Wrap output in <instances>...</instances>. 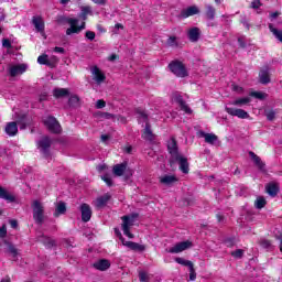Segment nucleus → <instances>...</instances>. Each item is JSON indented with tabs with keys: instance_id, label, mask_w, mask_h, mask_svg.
<instances>
[{
	"instance_id": "1",
	"label": "nucleus",
	"mask_w": 282,
	"mask_h": 282,
	"mask_svg": "<svg viewBox=\"0 0 282 282\" xmlns=\"http://www.w3.org/2000/svg\"><path fill=\"white\" fill-rule=\"evenodd\" d=\"M279 14L281 13L273 12L270 14L271 23L269 24V30L282 43V18H279Z\"/></svg>"
},
{
	"instance_id": "2",
	"label": "nucleus",
	"mask_w": 282,
	"mask_h": 282,
	"mask_svg": "<svg viewBox=\"0 0 282 282\" xmlns=\"http://www.w3.org/2000/svg\"><path fill=\"white\" fill-rule=\"evenodd\" d=\"M66 23L70 26L66 30L67 36H72V34H80L86 28L85 21L80 23V20L76 18L66 19ZM78 23H80V25H78Z\"/></svg>"
},
{
	"instance_id": "3",
	"label": "nucleus",
	"mask_w": 282,
	"mask_h": 282,
	"mask_svg": "<svg viewBox=\"0 0 282 282\" xmlns=\"http://www.w3.org/2000/svg\"><path fill=\"white\" fill-rule=\"evenodd\" d=\"M122 231L123 235H126V237H128L129 239H133V234H131V227L135 224V219H138V215L133 214L130 216H122Z\"/></svg>"
},
{
	"instance_id": "4",
	"label": "nucleus",
	"mask_w": 282,
	"mask_h": 282,
	"mask_svg": "<svg viewBox=\"0 0 282 282\" xmlns=\"http://www.w3.org/2000/svg\"><path fill=\"white\" fill-rule=\"evenodd\" d=\"M169 68L172 74H174V76H177V78H186V76H188V70L186 69V66L180 61L171 62L169 64Z\"/></svg>"
},
{
	"instance_id": "5",
	"label": "nucleus",
	"mask_w": 282,
	"mask_h": 282,
	"mask_svg": "<svg viewBox=\"0 0 282 282\" xmlns=\"http://www.w3.org/2000/svg\"><path fill=\"white\" fill-rule=\"evenodd\" d=\"M33 219L37 224H43L45 207L40 200L32 202Z\"/></svg>"
},
{
	"instance_id": "6",
	"label": "nucleus",
	"mask_w": 282,
	"mask_h": 282,
	"mask_svg": "<svg viewBox=\"0 0 282 282\" xmlns=\"http://www.w3.org/2000/svg\"><path fill=\"white\" fill-rule=\"evenodd\" d=\"M225 110L227 111V113H229V116H235L236 118H240V120H248V118H250L248 111L241 108L226 106Z\"/></svg>"
},
{
	"instance_id": "7",
	"label": "nucleus",
	"mask_w": 282,
	"mask_h": 282,
	"mask_svg": "<svg viewBox=\"0 0 282 282\" xmlns=\"http://www.w3.org/2000/svg\"><path fill=\"white\" fill-rule=\"evenodd\" d=\"M50 147H52V139L48 137H43L40 141H37V149L46 158H50Z\"/></svg>"
},
{
	"instance_id": "8",
	"label": "nucleus",
	"mask_w": 282,
	"mask_h": 282,
	"mask_svg": "<svg viewBox=\"0 0 282 282\" xmlns=\"http://www.w3.org/2000/svg\"><path fill=\"white\" fill-rule=\"evenodd\" d=\"M44 124L51 131V133H61V123L54 117H46Z\"/></svg>"
},
{
	"instance_id": "9",
	"label": "nucleus",
	"mask_w": 282,
	"mask_h": 282,
	"mask_svg": "<svg viewBox=\"0 0 282 282\" xmlns=\"http://www.w3.org/2000/svg\"><path fill=\"white\" fill-rule=\"evenodd\" d=\"M172 162H177L178 169L184 175H188V172L191 171L189 164H188V159L184 155H178L174 159H172Z\"/></svg>"
},
{
	"instance_id": "10",
	"label": "nucleus",
	"mask_w": 282,
	"mask_h": 282,
	"mask_svg": "<svg viewBox=\"0 0 282 282\" xmlns=\"http://www.w3.org/2000/svg\"><path fill=\"white\" fill-rule=\"evenodd\" d=\"M90 74L93 76V80L96 82L97 85H102L105 83L107 76H105V73L100 70L98 66H93L90 68Z\"/></svg>"
},
{
	"instance_id": "11",
	"label": "nucleus",
	"mask_w": 282,
	"mask_h": 282,
	"mask_svg": "<svg viewBox=\"0 0 282 282\" xmlns=\"http://www.w3.org/2000/svg\"><path fill=\"white\" fill-rule=\"evenodd\" d=\"M167 150L171 155V160H174L175 158H178L180 155H182L177 148V141H175V138H171L167 141Z\"/></svg>"
},
{
	"instance_id": "12",
	"label": "nucleus",
	"mask_w": 282,
	"mask_h": 282,
	"mask_svg": "<svg viewBox=\"0 0 282 282\" xmlns=\"http://www.w3.org/2000/svg\"><path fill=\"white\" fill-rule=\"evenodd\" d=\"M193 243L191 241H183L174 245L172 248H170L169 252L171 254H180V252H184V250H188Z\"/></svg>"
},
{
	"instance_id": "13",
	"label": "nucleus",
	"mask_w": 282,
	"mask_h": 282,
	"mask_svg": "<svg viewBox=\"0 0 282 282\" xmlns=\"http://www.w3.org/2000/svg\"><path fill=\"white\" fill-rule=\"evenodd\" d=\"M28 72V65L25 64H17L9 66V75L14 76H21V74H25Z\"/></svg>"
},
{
	"instance_id": "14",
	"label": "nucleus",
	"mask_w": 282,
	"mask_h": 282,
	"mask_svg": "<svg viewBox=\"0 0 282 282\" xmlns=\"http://www.w3.org/2000/svg\"><path fill=\"white\" fill-rule=\"evenodd\" d=\"M173 100L174 102H177L178 107H181V110L184 111L185 113H193V110L188 105H186V101L182 98V95L180 94H174L173 95Z\"/></svg>"
},
{
	"instance_id": "15",
	"label": "nucleus",
	"mask_w": 282,
	"mask_h": 282,
	"mask_svg": "<svg viewBox=\"0 0 282 282\" xmlns=\"http://www.w3.org/2000/svg\"><path fill=\"white\" fill-rule=\"evenodd\" d=\"M121 243L122 246L130 248V250H137L138 252H144V250H147V247H144V245H140L133 241H127L124 240V238H121Z\"/></svg>"
},
{
	"instance_id": "16",
	"label": "nucleus",
	"mask_w": 282,
	"mask_h": 282,
	"mask_svg": "<svg viewBox=\"0 0 282 282\" xmlns=\"http://www.w3.org/2000/svg\"><path fill=\"white\" fill-rule=\"evenodd\" d=\"M160 184H163V186H173V184L178 182L177 176L173 174H165L163 176H160Z\"/></svg>"
},
{
	"instance_id": "17",
	"label": "nucleus",
	"mask_w": 282,
	"mask_h": 282,
	"mask_svg": "<svg viewBox=\"0 0 282 282\" xmlns=\"http://www.w3.org/2000/svg\"><path fill=\"white\" fill-rule=\"evenodd\" d=\"M195 14H199V8L197 6L187 7L181 11L182 19H188V17H195Z\"/></svg>"
},
{
	"instance_id": "18",
	"label": "nucleus",
	"mask_w": 282,
	"mask_h": 282,
	"mask_svg": "<svg viewBox=\"0 0 282 282\" xmlns=\"http://www.w3.org/2000/svg\"><path fill=\"white\" fill-rule=\"evenodd\" d=\"M82 221H89L91 219V207L88 204L80 205Z\"/></svg>"
},
{
	"instance_id": "19",
	"label": "nucleus",
	"mask_w": 282,
	"mask_h": 282,
	"mask_svg": "<svg viewBox=\"0 0 282 282\" xmlns=\"http://www.w3.org/2000/svg\"><path fill=\"white\" fill-rule=\"evenodd\" d=\"M93 268H95V270H99L100 272H105V270H109V268H111V263L109 262V260L101 259L96 261L93 264Z\"/></svg>"
},
{
	"instance_id": "20",
	"label": "nucleus",
	"mask_w": 282,
	"mask_h": 282,
	"mask_svg": "<svg viewBox=\"0 0 282 282\" xmlns=\"http://www.w3.org/2000/svg\"><path fill=\"white\" fill-rule=\"evenodd\" d=\"M4 131L7 135L14 137L17 133H19V126H17V122L12 121L7 123Z\"/></svg>"
},
{
	"instance_id": "21",
	"label": "nucleus",
	"mask_w": 282,
	"mask_h": 282,
	"mask_svg": "<svg viewBox=\"0 0 282 282\" xmlns=\"http://www.w3.org/2000/svg\"><path fill=\"white\" fill-rule=\"evenodd\" d=\"M111 199V195L105 194L104 196L98 197L95 202L94 205L97 208H105L107 206V203Z\"/></svg>"
},
{
	"instance_id": "22",
	"label": "nucleus",
	"mask_w": 282,
	"mask_h": 282,
	"mask_svg": "<svg viewBox=\"0 0 282 282\" xmlns=\"http://www.w3.org/2000/svg\"><path fill=\"white\" fill-rule=\"evenodd\" d=\"M32 23H33L36 32H45V22H43V18L33 17Z\"/></svg>"
},
{
	"instance_id": "23",
	"label": "nucleus",
	"mask_w": 282,
	"mask_h": 282,
	"mask_svg": "<svg viewBox=\"0 0 282 282\" xmlns=\"http://www.w3.org/2000/svg\"><path fill=\"white\" fill-rule=\"evenodd\" d=\"M142 138L148 142H153V140H155V134H153V131H151V124L149 123L145 124V128L142 132Z\"/></svg>"
},
{
	"instance_id": "24",
	"label": "nucleus",
	"mask_w": 282,
	"mask_h": 282,
	"mask_svg": "<svg viewBox=\"0 0 282 282\" xmlns=\"http://www.w3.org/2000/svg\"><path fill=\"white\" fill-rule=\"evenodd\" d=\"M7 248H6V252H8V254H11L13 261H17V259H19V249H17V247H14V245L10 243V242H4Z\"/></svg>"
},
{
	"instance_id": "25",
	"label": "nucleus",
	"mask_w": 282,
	"mask_h": 282,
	"mask_svg": "<svg viewBox=\"0 0 282 282\" xmlns=\"http://www.w3.org/2000/svg\"><path fill=\"white\" fill-rule=\"evenodd\" d=\"M252 99L250 97H240L231 101L229 105H234V107H243L245 105H250Z\"/></svg>"
},
{
	"instance_id": "26",
	"label": "nucleus",
	"mask_w": 282,
	"mask_h": 282,
	"mask_svg": "<svg viewBox=\"0 0 282 282\" xmlns=\"http://www.w3.org/2000/svg\"><path fill=\"white\" fill-rule=\"evenodd\" d=\"M124 171H127V163L117 164L112 169V173L117 177H122V175H124Z\"/></svg>"
},
{
	"instance_id": "27",
	"label": "nucleus",
	"mask_w": 282,
	"mask_h": 282,
	"mask_svg": "<svg viewBox=\"0 0 282 282\" xmlns=\"http://www.w3.org/2000/svg\"><path fill=\"white\" fill-rule=\"evenodd\" d=\"M259 77H260V83L262 85H268V83H270V69L265 68L260 70Z\"/></svg>"
},
{
	"instance_id": "28",
	"label": "nucleus",
	"mask_w": 282,
	"mask_h": 282,
	"mask_svg": "<svg viewBox=\"0 0 282 282\" xmlns=\"http://www.w3.org/2000/svg\"><path fill=\"white\" fill-rule=\"evenodd\" d=\"M0 199H6V202H14V195L10 194L6 188L0 187Z\"/></svg>"
},
{
	"instance_id": "29",
	"label": "nucleus",
	"mask_w": 282,
	"mask_h": 282,
	"mask_svg": "<svg viewBox=\"0 0 282 282\" xmlns=\"http://www.w3.org/2000/svg\"><path fill=\"white\" fill-rule=\"evenodd\" d=\"M265 191L268 195H270V197H276L279 193V185L270 183L269 185H267Z\"/></svg>"
},
{
	"instance_id": "30",
	"label": "nucleus",
	"mask_w": 282,
	"mask_h": 282,
	"mask_svg": "<svg viewBox=\"0 0 282 282\" xmlns=\"http://www.w3.org/2000/svg\"><path fill=\"white\" fill-rule=\"evenodd\" d=\"M53 96L55 98H65V96H69V89H67V88H55L53 90Z\"/></svg>"
},
{
	"instance_id": "31",
	"label": "nucleus",
	"mask_w": 282,
	"mask_h": 282,
	"mask_svg": "<svg viewBox=\"0 0 282 282\" xmlns=\"http://www.w3.org/2000/svg\"><path fill=\"white\" fill-rule=\"evenodd\" d=\"M65 213H67V206L63 202L58 203L55 207L54 216L59 217V215H65Z\"/></svg>"
},
{
	"instance_id": "32",
	"label": "nucleus",
	"mask_w": 282,
	"mask_h": 282,
	"mask_svg": "<svg viewBox=\"0 0 282 282\" xmlns=\"http://www.w3.org/2000/svg\"><path fill=\"white\" fill-rule=\"evenodd\" d=\"M188 39L192 43H196L199 41V30L197 28H193L188 31Z\"/></svg>"
},
{
	"instance_id": "33",
	"label": "nucleus",
	"mask_w": 282,
	"mask_h": 282,
	"mask_svg": "<svg viewBox=\"0 0 282 282\" xmlns=\"http://www.w3.org/2000/svg\"><path fill=\"white\" fill-rule=\"evenodd\" d=\"M197 135H198V138H204V140H205V142H207V144H213V134L206 133V132L199 130L197 132Z\"/></svg>"
},
{
	"instance_id": "34",
	"label": "nucleus",
	"mask_w": 282,
	"mask_h": 282,
	"mask_svg": "<svg viewBox=\"0 0 282 282\" xmlns=\"http://www.w3.org/2000/svg\"><path fill=\"white\" fill-rule=\"evenodd\" d=\"M166 45L167 47H178L180 41L177 36H174V35L170 36L166 41Z\"/></svg>"
},
{
	"instance_id": "35",
	"label": "nucleus",
	"mask_w": 282,
	"mask_h": 282,
	"mask_svg": "<svg viewBox=\"0 0 282 282\" xmlns=\"http://www.w3.org/2000/svg\"><path fill=\"white\" fill-rule=\"evenodd\" d=\"M249 155L257 166H259L260 169H263L264 165H263V162L261 161V158L254 154V152H249Z\"/></svg>"
},
{
	"instance_id": "36",
	"label": "nucleus",
	"mask_w": 282,
	"mask_h": 282,
	"mask_svg": "<svg viewBox=\"0 0 282 282\" xmlns=\"http://www.w3.org/2000/svg\"><path fill=\"white\" fill-rule=\"evenodd\" d=\"M40 241H42L44 243V246H46V248H53V246H56V242L54 240H52V238H47L45 236H43Z\"/></svg>"
},
{
	"instance_id": "37",
	"label": "nucleus",
	"mask_w": 282,
	"mask_h": 282,
	"mask_svg": "<svg viewBox=\"0 0 282 282\" xmlns=\"http://www.w3.org/2000/svg\"><path fill=\"white\" fill-rule=\"evenodd\" d=\"M265 198L263 196H259L257 197L256 202H254V206L258 209L264 208L265 207Z\"/></svg>"
},
{
	"instance_id": "38",
	"label": "nucleus",
	"mask_w": 282,
	"mask_h": 282,
	"mask_svg": "<svg viewBox=\"0 0 282 282\" xmlns=\"http://www.w3.org/2000/svg\"><path fill=\"white\" fill-rule=\"evenodd\" d=\"M137 118H138L140 124H142V122H145V124L147 123L149 124V116H147L144 113V111H138L137 112Z\"/></svg>"
},
{
	"instance_id": "39",
	"label": "nucleus",
	"mask_w": 282,
	"mask_h": 282,
	"mask_svg": "<svg viewBox=\"0 0 282 282\" xmlns=\"http://www.w3.org/2000/svg\"><path fill=\"white\" fill-rule=\"evenodd\" d=\"M37 63H39L40 65H48V66L52 65V64L50 63V57H48L46 54L40 55V56L37 57Z\"/></svg>"
},
{
	"instance_id": "40",
	"label": "nucleus",
	"mask_w": 282,
	"mask_h": 282,
	"mask_svg": "<svg viewBox=\"0 0 282 282\" xmlns=\"http://www.w3.org/2000/svg\"><path fill=\"white\" fill-rule=\"evenodd\" d=\"M91 12V8L89 7H82V12L79 14V18L83 19V21H87V14Z\"/></svg>"
},
{
	"instance_id": "41",
	"label": "nucleus",
	"mask_w": 282,
	"mask_h": 282,
	"mask_svg": "<svg viewBox=\"0 0 282 282\" xmlns=\"http://www.w3.org/2000/svg\"><path fill=\"white\" fill-rule=\"evenodd\" d=\"M250 96H252L253 98H257L258 100H264V98L268 97V95L263 91H252L250 93Z\"/></svg>"
},
{
	"instance_id": "42",
	"label": "nucleus",
	"mask_w": 282,
	"mask_h": 282,
	"mask_svg": "<svg viewBox=\"0 0 282 282\" xmlns=\"http://www.w3.org/2000/svg\"><path fill=\"white\" fill-rule=\"evenodd\" d=\"M176 263H178L180 265H185L186 268H193V262L188 261V260H184L183 258H176L175 259Z\"/></svg>"
},
{
	"instance_id": "43",
	"label": "nucleus",
	"mask_w": 282,
	"mask_h": 282,
	"mask_svg": "<svg viewBox=\"0 0 282 282\" xmlns=\"http://www.w3.org/2000/svg\"><path fill=\"white\" fill-rule=\"evenodd\" d=\"M79 101L80 99L76 95L70 96L68 100L70 107H78Z\"/></svg>"
},
{
	"instance_id": "44",
	"label": "nucleus",
	"mask_w": 282,
	"mask_h": 282,
	"mask_svg": "<svg viewBox=\"0 0 282 282\" xmlns=\"http://www.w3.org/2000/svg\"><path fill=\"white\" fill-rule=\"evenodd\" d=\"M101 180L107 184V186L113 185V181H111V176H109V174L102 175Z\"/></svg>"
},
{
	"instance_id": "45",
	"label": "nucleus",
	"mask_w": 282,
	"mask_h": 282,
	"mask_svg": "<svg viewBox=\"0 0 282 282\" xmlns=\"http://www.w3.org/2000/svg\"><path fill=\"white\" fill-rule=\"evenodd\" d=\"M99 118H104L105 120L113 119V115L109 112H98Z\"/></svg>"
},
{
	"instance_id": "46",
	"label": "nucleus",
	"mask_w": 282,
	"mask_h": 282,
	"mask_svg": "<svg viewBox=\"0 0 282 282\" xmlns=\"http://www.w3.org/2000/svg\"><path fill=\"white\" fill-rule=\"evenodd\" d=\"M231 89L232 91H235L236 94H243V87L237 85V84H232L231 85Z\"/></svg>"
},
{
	"instance_id": "47",
	"label": "nucleus",
	"mask_w": 282,
	"mask_h": 282,
	"mask_svg": "<svg viewBox=\"0 0 282 282\" xmlns=\"http://www.w3.org/2000/svg\"><path fill=\"white\" fill-rule=\"evenodd\" d=\"M139 279L141 282H149V274H147L144 271H141L139 272Z\"/></svg>"
},
{
	"instance_id": "48",
	"label": "nucleus",
	"mask_w": 282,
	"mask_h": 282,
	"mask_svg": "<svg viewBox=\"0 0 282 282\" xmlns=\"http://www.w3.org/2000/svg\"><path fill=\"white\" fill-rule=\"evenodd\" d=\"M85 37H86L88 41H94V39H96V33H95L94 31H86Z\"/></svg>"
},
{
	"instance_id": "49",
	"label": "nucleus",
	"mask_w": 282,
	"mask_h": 282,
	"mask_svg": "<svg viewBox=\"0 0 282 282\" xmlns=\"http://www.w3.org/2000/svg\"><path fill=\"white\" fill-rule=\"evenodd\" d=\"M188 270H189V281H195V279H197V273H195V268L192 265Z\"/></svg>"
},
{
	"instance_id": "50",
	"label": "nucleus",
	"mask_w": 282,
	"mask_h": 282,
	"mask_svg": "<svg viewBox=\"0 0 282 282\" xmlns=\"http://www.w3.org/2000/svg\"><path fill=\"white\" fill-rule=\"evenodd\" d=\"M105 107H107V102H105V100L99 99L96 102V109H105Z\"/></svg>"
},
{
	"instance_id": "51",
	"label": "nucleus",
	"mask_w": 282,
	"mask_h": 282,
	"mask_svg": "<svg viewBox=\"0 0 282 282\" xmlns=\"http://www.w3.org/2000/svg\"><path fill=\"white\" fill-rule=\"evenodd\" d=\"M231 254H232L236 259H241V257H243V250L238 249V250L231 252Z\"/></svg>"
},
{
	"instance_id": "52",
	"label": "nucleus",
	"mask_w": 282,
	"mask_h": 282,
	"mask_svg": "<svg viewBox=\"0 0 282 282\" xmlns=\"http://www.w3.org/2000/svg\"><path fill=\"white\" fill-rule=\"evenodd\" d=\"M251 8H252L253 10H259V8H261V0H253V1L251 2Z\"/></svg>"
},
{
	"instance_id": "53",
	"label": "nucleus",
	"mask_w": 282,
	"mask_h": 282,
	"mask_svg": "<svg viewBox=\"0 0 282 282\" xmlns=\"http://www.w3.org/2000/svg\"><path fill=\"white\" fill-rule=\"evenodd\" d=\"M216 219H217L218 224H225V221H226V217H224V215H221V214H217Z\"/></svg>"
},
{
	"instance_id": "54",
	"label": "nucleus",
	"mask_w": 282,
	"mask_h": 282,
	"mask_svg": "<svg viewBox=\"0 0 282 282\" xmlns=\"http://www.w3.org/2000/svg\"><path fill=\"white\" fill-rule=\"evenodd\" d=\"M6 235H8V229H6V225H3L0 228V238L3 239V237H6Z\"/></svg>"
},
{
	"instance_id": "55",
	"label": "nucleus",
	"mask_w": 282,
	"mask_h": 282,
	"mask_svg": "<svg viewBox=\"0 0 282 282\" xmlns=\"http://www.w3.org/2000/svg\"><path fill=\"white\" fill-rule=\"evenodd\" d=\"M260 243L262 248H270V246H272V242H270V240H262Z\"/></svg>"
},
{
	"instance_id": "56",
	"label": "nucleus",
	"mask_w": 282,
	"mask_h": 282,
	"mask_svg": "<svg viewBox=\"0 0 282 282\" xmlns=\"http://www.w3.org/2000/svg\"><path fill=\"white\" fill-rule=\"evenodd\" d=\"M2 45H3V47H12L10 40H8V39L2 40Z\"/></svg>"
},
{
	"instance_id": "57",
	"label": "nucleus",
	"mask_w": 282,
	"mask_h": 282,
	"mask_svg": "<svg viewBox=\"0 0 282 282\" xmlns=\"http://www.w3.org/2000/svg\"><path fill=\"white\" fill-rule=\"evenodd\" d=\"M54 52H56L57 54H65V48L59 47V46H56V47L54 48Z\"/></svg>"
},
{
	"instance_id": "58",
	"label": "nucleus",
	"mask_w": 282,
	"mask_h": 282,
	"mask_svg": "<svg viewBox=\"0 0 282 282\" xmlns=\"http://www.w3.org/2000/svg\"><path fill=\"white\" fill-rule=\"evenodd\" d=\"M274 111H269V112H267V118H268V120H274Z\"/></svg>"
},
{
	"instance_id": "59",
	"label": "nucleus",
	"mask_w": 282,
	"mask_h": 282,
	"mask_svg": "<svg viewBox=\"0 0 282 282\" xmlns=\"http://www.w3.org/2000/svg\"><path fill=\"white\" fill-rule=\"evenodd\" d=\"M44 100H47V93H42L40 95V102H43Z\"/></svg>"
},
{
	"instance_id": "60",
	"label": "nucleus",
	"mask_w": 282,
	"mask_h": 282,
	"mask_svg": "<svg viewBox=\"0 0 282 282\" xmlns=\"http://www.w3.org/2000/svg\"><path fill=\"white\" fill-rule=\"evenodd\" d=\"M115 234L117 235V237H119L120 241H122L123 237H122V234L120 232V229L116 228Z\"/></svg>"
},
{
	"instance_id": "61",
	"label": "nucleus",
	"mask_w": 282,
	"mask_h": 282,
	"mask_svg": "<svg viewBox=\"0 0 282 282\" xmlns=\"http://www.w3.org/2000/svg\"><path fill=\"white\" fill-rule=\"evenodd\" d=\"M94 3H97L98 6H105V0H91Z\"/></svg>"
},
{
	"instance_id": "62",
	"label": "nucleus",
	"mask_w": 282,
	"mask_h": 282,
	"mask_svg": "<svg viewBox=\"0 0 282 282\" xmlns=\"http://www.w3.org/2000/svg\"><path fill=\"white\" fill-rule=\"evenodd\" d=\"M133 151V148L131 145H128L124 148L126 153H131Z\"/></svg>"
},
{
	"instance_id": "63",
	"label": "nucleus",
	"mask_w": 282,
	"mask_h": 282,
	"mask_svg": "<svg viewBox=\"0 0 282 282\" xmlns=\"http://www.w3.org/2000/svg\"><path fill=\"white\" fill-rule=\"evenodd\" d=\"M117 58H118V56H117L116 54H112V55H110V56L108 57V61L113 62V61H116Z\"/></svg>"
},
{
	"instance_id": "64",
	"label": "nucleus",
	"mask_w": 282,
	"mask_h": 282,
	"mask_svg": "<svg viewBox=\"0 0 282 282\" xmlns=\"http://www.w3.org/2000/svg\"><path fill=\"white\" fill-rule=\"evenodd\" d=\"M11 228H17L18 223L17 220H10Z\"/></svg>"
}]
</instances>
